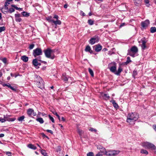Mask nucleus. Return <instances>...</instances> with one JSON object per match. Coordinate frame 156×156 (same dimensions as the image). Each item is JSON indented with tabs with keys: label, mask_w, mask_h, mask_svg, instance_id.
Masks as SVG:
<instances>
[{
	"label": "nucleus",
	"mask_w": 156,
	"mask_h": 156,
	"mask_svg": "<svg viewBox=\"0 0 156 156\" xmlns=\"http://www.w3.org/2000/svg\"><path fill=\"white\" fill-rule=\"evenodd\" d=\"M41 135L43 137H46V138H48V137L47 136H46L44 133H42Z\"/></svg>",
	"instance_id": "0e129e2a"
},
{
	"label": "nucleus",
	"mask_w": 156,
	"mask_h": 156,
	"mask_svg": "<svg viewBox=\"0 0 156 156\" xmlns=\"http://www.w3.org/2000/svg\"><path fill=\"white\" fill-rule=\"evenodd\" d=\"M141 2L142 0H135L134 3L136 5L139 6L141 5Z\"/></svg>",
	"instance_id": "412c9836"
},
{
	"label": "nucleus",
	"mask_w": 156,
	"mask_h": 156,
	"mask_svg": "<svg viewBox=\"0 0 156 156\" xmlns=\"http://www.w3.org/2000/svg\"><path fill=\"white\" fill-rule=\"evenodd\" d=\"M147 41L145 37H143L140 41H139V43H142L141 44V46L142 49L144 50L147 48L146 44Z\"/></svg>",
	"instance_id": "6e6552de"
},
{
	"label": "nucleus",
	"mask_w": 156,
	"mask_h": 156,
	"mask_svg": "<svg viewBox=\"0 0 156 156\" xmlns=\"http://www.w3.org/2000/svg\"><path fill=\"white\" fill-rule=\"evenodd\" d=\"M99 149H101L100 151L102 153H105V151H106L105 149L104 148H103L102 147H101V148L100 147Z\"/></svg>",
	"instance_id": "f704fd0d"
},
{
	"label": "nucleus",
	"mask_w": 156,
	"mask_h": 156,
	"mask_svg": "<svg viewBox=\"0 0 156 156\" xmlns=\"http://www.w3.org/2000/svg\"><path fill=\"white\" fill-rule=\"evenodd\" d=\"M145 3L147 4V6H149V0H144Z\"/></svg>",
	"instance_id": "de8ad7c7"
},
{
	"label": "nucleus",
	"mask_w": 156,
	"mask_h": 156,
	"mask_svg": "<svg viewBox=\"0 0 156 156\" xmlns=\"http://www.w3.org/2000/svg\"><path fill=\"white\" fill-rule=\"evenodd\" d=\"M53 18L55 19H56V20H54L53 23L55 25H60L61 24V22L60 20H58V16L57 15H55L53 17Z\"/></svg>",
	"instance_id": "9b49d317"
},
{
	"label": "nucleus",
	"mask_w": 156,
	"mask_h": 156,
	"mask_svg": "<svg viewBox=\"0 0 156 156\" xmlns=\"http://www.w3.org/2000/svg\"><path fill=\"white\" fill-rule=\"evenodd\" d=\"M15 20L16 22H20L22 20V19L20 17L15 18Z\"/></svg>",
	"instance_id": "c03bdc74"
},
{
	"label": "nucleus",
	"mask_w": 156,
	"mask_h": 156,
	"mask_svg": "<svg viewBox=\"0 0 156 156\" xmlns=\"http://www.w3.org/2000/svg\"><path fill=\"white\" fill-rule=\"evenodd\" d=\"M102 96L105 100H108L109 98V96L108 94H102Z\"/></svg>",
	"instance_id": "4be33fe9"
},
{
	"label": "nucleus",
	"mask_w": 156,
	"mask_h": 156,
	"mask_svg": "<svg viewBox=\"0 0 156 156\" xmlns=\"http://www.w3.org/2000/svg\"><path fill=\"white\" fill-rule=\"evenodd\" d=\"M33 54L34 57H36L37 56L42 55V52L41 49V48H37L34 50Z\"/></svg>",
	"instance_id": "0eeeda50"
},
{
	"label": "nucleus",
	"mask_w": 156,
	"mask_h": 156,
	"mask_svg": "<svg viewBox=\"0 0 156 156\" xmlns=\"http://www.w3.org/2000/svg\"><path fill=\"white\" fill-rule=\"evenodd\" d=\"M11 6L12 7H14V8H15L16 9V10H18V7H17L16 5H14V4H12L11 5Z\"/></svg>",
	"instance_id": "603ef678"
},
{
	"label": "nucleus",
	"mask_w": 156,
	"mask_h": 156,
	"mask_svg": "<svg viewBox=\"0 0 156 156\" xmlns=\"http://www.w3.org/2000/svg\"><path fill=\"white\" fill-rule=\"evenodd\" d=\"M4 119H5V121H7V119H9V118L8 116H4Z\"/></svg>",
	"instance_id": "680f3d73"
},
{
	"label": "nucleus",
	"mask_w": 156,
	"mask_h": 156,
	"mask_svg": "<svg viewBox=\"0 0 156 156\" xmlns=\"http://www.w3.org/2000/svg\"><path fill=\"white\" fill-rule=\"evenodd\" d=\"M142 145L145 148L152 150H154L156 148V147L153 144L147 142L143 143Z\"/></svg>",
	"instance_id": "39448f33"
},
{
	"label": "nucleus",
	"mask_w": 156,
	"mask_h": 156,
	"mask_svg": "<svg viewBox=\"0 0 156 156\" xmlns=\"http://www.w3.org/2000/svg\"><path fill=\"white\" fill-rule=\"evenodd\" d=\"M153 128L156 131V125H153Z\"/></svg>",
	"instance_id": "69168bd1"
},
{
	"label": "nucleus",
	"mask_w": 156,
	"mask_h": 156,
	"mask_svg": "<svg viewBox=\"0 0 156 156\" xmlns=\"http://www.w3.org/2000/svg\"><path fill=\"white\" fill-rule=\"evenodd\" d=\"M150 23L149 21L148 20H146L144 21H143L141 23V25L142 27L144 28H146Z\"/></svg>",
	"instance_id": "4468645a"
},
{
	"label": "nucleus",
	"mask_w": 156,
	"mask_h": 156,
	"mask_svg": "<svg viewBox=\"0 0 156 156\" xmlns=\"http://www.w3.org/2000/svg\"><path fill=\"white\" fill-rule=\"evenodd\" d=\"M136 75H137L136 71L135 70L133 71V76L134 77V76H136Z\"/></svg>",
	"instance_id": "13d9d810"
},
{
	"label": "nucleus",
	"mask_w": 156,
	"mask_h": 156,
	"mask_svg": "<svg viewBox=\"0 0 156 156\" xmlns=\"http://www.w3.org/2000/svg\"><path fill=\"white\" fill-rule=\"evenodd\" d=\"M122 70V69L120 66L119 67L118 70L115 71V74L117 75H119Z\"/></svg>",
	"instance_id": "aec40b11"
},
{
	"label": "nucleus",
	"mask_w": 156,
	"mask_h": 156,
	"mask_svg": "<svg viewBox=\"0 0 156 156\" xmlns=\"http://www.w3.org/2000/svg\"><path fill=\"white\" fill-rule=\"evenodd\" d=\"M45 56L48 58H50L52 59H53L55 58V56L52 53L53 52L52 50L49 48H48L46 50L44 51Z\"/></svg>",
	"instance_id": "f03ea898"
},
{
	"label": "nucleus",
	"mask_w": 156,
	"mask_h": 156,
	"mask_svg": "<svg viewBox=\"0 0 156 156\" xmlns=\"http://www.w3.org/2000/svg\"><path fill=\"white\" fill-rule=\"evenodd\" d=\"M5 153H6V154L8 156H11L12 153L11 152H10L9 151L6 152Z\"/></svg>",
	"instance_id": "864d4df0"
},
{
	"label": "nucleus",
	"mask_w": 156,
	"mask_h": 156,
	"mask_svg": "<svg viewBox=\"0 0 156 156\" xmlns=\"http://www.w3.org/2000/svg\"><path fill=\"white\" fill-rule=\"evenodd\" d=\"M22 15L24 16H29V14L27 13L26 12H22Z\"/></svg>",
	"instance_id": "72a5a7b5"
},
{
	"label": "nucleus",
	"mask_w": 156,
	"mask_h": 156,
	"mask_svg": "<svg viewBox=\"0 0 156 156\" xmlns=\"http://www.w3.org/2000/svg\"><path fill=\"white\" fill-rule=\"evenodd\" d=\"M119 152V151H105V154L108 156H115L118 154Z\"/></svg>",
	"instance_id": "1a4fd4ad"
},
{
	"label": "nucleus",
	"mask_w": 156,
	"mask_h": 156,
	"mask_svg": "<svg viewBox=\"0 0 156 156\" xmlns=\"http://www.w3.org/2000/svg\"><path fill=\"white\" fill-rule=\"evenodd\" d=\"M138 115L135 113L132 112L128 114L126 121L130 124L134 123L138 119Z\"/></svg>",
	"instance_id": "f257e3e1"
},
{
	"label": "nucleus",
	"mask_w": 156,
	"mask_h": 156,
	"mask_svg": "<svg viewBox=\"0 0 156 156\" xmlns=\"http://www.w3.org/2000/svg\"><path fill=\"white\" fill-rule=\"evenodd\" d=\"M68 7V5L67 4H65L64 6V8H67Z\"/></svg>",
	"instance_id": "774afa93"
},
{
	"label": "nucleus",
	"mask_w": 156,
	"mask_h": 156,
	"mask_svg": "<svg viewBox=\"0 0 156 156\" xmlns=\"http://www.w3.org/2000/svg\"><path fill=\"white\" fill-rule=\"evenodd\" d=\"M47 19V20H48V21L49 22H52L53 23L54 20L51 19V17H48Z\"/></svg>",
	"instance_id": "e433bc0d"
},
{
	"label": "nucleus",
	"mask_w": 156,
	"mask_h": 156,
	"mask_svg": "<svg viewBox=\"0 0 156 156\" xmlns=\"http://www.w3.org/2000/svg\"><path fill=\"white\" fill-rule=\"evenodd\" d=\"M27 113L29 116H31L32 115L33 116H36L37 115L36 113L34 112V111L32 108H29L27 110Z\"/></svg>",
	"instance_id": "f8f14e48"
},
{
	"label": "nucleus",
	"mask_w": 156,
	"mask_h": 156,
	"mask_svg": "<svg viewBox=\"0 0 156 156\" xmlns=\"http://www.w3.org/2000/svg\"><path fill=\"white\" fill-rule=\"evenodd\" d=\"M102 154L100 153H98V154H97L96 156H102Z\"/></svg>",
	"instance_id": "e2e57ef3"
},
{
	"label": "nucleus",
	"mask_w": 156,
	"mask_h": 156,
	"mask_svg": "<svg viewBox=\"0 0 156 156\" xmlns=\"http://www.w3.org/2000/svg\"><path fill=\"white\" fill-rule=\"evenodd\" d=\"M25 116H22L18 118V120L20 121H22L24 119Z\"/></svg>",
	"instance_id": "c9c22d12"
},
{
	"label": "nucleus",
	"mask_w": 156,
	"mask_h": 156,
	"mask_svg": "<svg viewBox=\"0 0 156 156\" xmlns=\"http://www.w3.org/2000/svg\"><path fill=\"white\" fill-rule=\"evenodd\" d=\"M138 49L137 47L133 46L132 47L130 50L129 51L128 55L133 57H134L135 54L138 52Z\"/></svg>",
	"instance_id": "423d86ee"
},
{
	"label": "nucleus",
	"mask_w": 156,
	"mask_h": 156,
	"mask_svg": "<svg viewBox=\"0 0 156 156\" xmlns=\"http://www.w3.org/2000/svg\"><path fill=\"white\" fill-rule=\"evenodd\" d=\"M80 15L81 16H85V13L83 12L82 11H81L80 12Z\"/></svg>",
	"instance_id": "4d7b16f0"
},
{
	"label": "nucleus",
	"mask_w": 156,
	"mask_h": 156,
	"mask_svg": "<svg viewBox=\"0 0 156 156\" xmlns=\"http://www.w3.org/2000/svg\"><path fill=\"white\" fill-rule=\"evenodd\" d=\"M0 122H1L2 123L5 122V119H4V118H2V117H0Z\"/></svg>",
	"instance_id": "3c124183"
},
{
	"label": "nucleus",
	"mask_w": 156,
	"mask_h": 156,
	"mask_svg": "<svg viewBox=\"0 0 156 156\" xmlns=\"http://www.w3.org/2000/svg\"><path fill=\"white\" fill-rule=\"evenodd\" d=\"M88 23L90 25H92L94 23V21L91 19L89 20L88 21Z\"/></svg>",
	"instance_id": "7c9ffc66"
},
{
	"label": "nucleus",
	"mask_w": 156,
	"mask_h": 156,
	"mask_svg": "<svg viewBox=\"0 0 156 156\" xmlns=\"http://www.w3.org/2000/svg\"><path fill=\"white\" fill-rule=\"evenodd\" d=\"M9 88L15 91H16V89L15 88H13L12 87L11 85L10 87Z\"/></svg>",
	"instance_id": "052dcab7"
},
{
	"label": "nucleus",
	"mask_w": 156,
	"mask_h": 156,
	"mask_svg": "<svg viewBox=\"0 0 156 156\" xmlns=\"http://www.w3.org/2000/svg\"><path fill=\"white\" fill-rule=\"evenodd\" d=\"M140 152L142 154H144L146 155L148 153L147 151L143 149H141Z\"/></svg>",
	"instance_id": "bb28decb"
},
{
	"label": "nucleus",
	"mask_w": 156,
	"mask_h": 156,
	"mask_svg": "<svg viewBox=\"0 0 156 156\" xmlns=\"http://www.w3.org/2000/svg\"><path fill=\"white\" fill-rule=\"evenodd\" d=\"M87 156H94V154L93 152H90L87 154Z\"/></svg>",
	"instance_id": "a18cd8bd"
},
{
	"label": "nucleus",
	"mask_w": 156,
	"mask_h": 156,
	"mask_svg": "<svg viewBox=\"0 0 156 156\" xmlns=\"http://www.w3.org/2000/svg\"><path fill=\"white\" fill-rule=\"evenodd\" d=\"M62 79L64 81H66L68 80V77L66 76H65L64 74H63L62 75Z\"/></svg>",
	"instance_id": "c85d7f7f"
},
{
	"label": "nucleus",
	"mask_w": 156,
	"mask_h": 156,
	"mask_svg": "<svg viewBox=\"0 0 156 156\" xmlns=\"http://www.w3.org/2000/svg\"><path fill=\"white\" fill-rule=\"evenodd\" d=\"M112 104H113L115 108H118V104L115 102V101L113 100L111 101Z\"/></svg>",
	"instance_id": "393cba45"
},
{
	"label": "nucleus",
	"mask_w": 156,
	"mask_h": 156,
	"mask_svg": "<svg viewBox=\"0 0 156 156\" xmlns=\"http://www.w3.org/2000/svg\"><path fill=\"white\" fill-rule=\"evenodd\" d=\"M150 32L151 33L156 32V28L155 27H152L150 29Z\"/></svg>",
	"instance_id": "a878e982"
},
{
	"label": "nucleus",
	"mask_w": 156,
	"mask_h": 156,
	"mask_svg": "<svg viewBox=\"0 0 156 156\" xmlns=\"http://www.w3.org/2000/svg\"><path fill=\"white\" fill-rule=\"evenodd\" d=\"M2 61L5 64H6L7 62V59L6 58H4L1 59Z\"/></svg>",
	"instance_id": "49530a36"
},
{
	"label": "nucleus",
	"mask_w": 156,
	"mask_h": 156,
	"mask_svg": "<svg viewBox=\"0 0 156 156\" xmlns=\"http://www.w3.org/2000/svg\"><path fill=\"white\" fill-rule=\"evenodd\" d=\"M36 120L41 124H42L44 122V121L43 119L41 117L37 119Z\"/></svg>",
	"instance_id": "b1692460"
},
{
	"label": "nucleus",
	"mask_w": 156,
	"mask_h": 156,
	"mask_svg": "<svg viewBox=\"0 0 156 156\" xmlns=\"http://www.w3.org/2000/svg\"><path fill=\"white\" fill-rule=\"evenodd\" d=\"M88 71L91 76L92 77L94 76V74L93 70L90 68H89Z\"/></svg>",
	"instance_id": "c756f323"
},
{
	"label": "nucleus",
	"mask_w": 156,
	"mask_h": 156,
	"mask_svg": "<svg viewBox=\"0 0 156 156\" xmlns=\"http://www.w3.org/2000/svg\"><path fill=\"white\" fill-rule=\"evenodd\" d=\"M78 132L79 134V135L81 136H82V135L83 134V132L82 130L80 129H78Z\"/></svg>",
	"instance_id": "58836bf2"
},
{
	"label": "nucleus",
	"mask_w": 156,
	"mask_h": 156,
	"mask_svg": "<svg viewBox=\"0 0 156 156\" xmlns=\"http://www.w3.org/2000/svg\"><path fill=\"white\" fill-rule=\"evenodd\" d=\"M89 130L90 131H92V132H96V131H97V130L95 129H94L93 128H91Z\"/></svg>",
	"instance_id": "5fc2aeb1"
},
{
	"label": "nucleus",
	"mask_w": 156,
	"mask_h": 156,
	"mask_svg": "<svg viewBox=\"0 0 156 156\" xmlns=\"http://www.w3.org/2000/svg\"><path fill=\"white\" fill-rule=\"evenodd\" d=\"M15 18L20 17V14H15Z\"/></svg>",
	"instance_id": "6e6d98bb"
},
{
	"label": "nucleus",
	"mask_w": 156,
	"mask_h": 156,
	"mask_svg": "<svg viewBox=\"0 0 156 156\" xmlns=\"http://www.w3.org/2000/svg\"><path fill=\"white\" fill-rule=\"evenodd\" d=\"M2 85H3V87L6 86L9 88L10 86V85L9 84H7L4 83V84H2Z\"/></svg>",
	"instance_id": "8fccbe9b"
},
{
	"label": "nucleus",
	"mask_w": 156,
	"mask_h": 156,
	"mask_svg": "<svg viewBox=\"0 0 156 156\" xmlns=\"http://www.w3.org/2000/svg\"><path fill=\"white\" fill-rule=\"evenodd\" d=\"M116 64L115 62H112L108 65V68L109 69L110 71L115 73L116 69Z\"/></svg>",
	"instance_id": "20e7f679"
},
{
	"label": "nucleus",
	"mask_w": 156,
	"mask_h": 156,
	"mask_svg": "<svg viewBox=\"0 0 156 156\" xmlns=\"http://www.w3.org/2000/svg\"><path fill=\"white\" fill-rule=\"evenodd\" d=\"M15 11V9L14 8H10L8 10V12L10 13H12Z\"/></svg>",
	"instance_id": "2f4dec72"
},
{
	"label": "nucleus",
	"mask_w": 156,
	"mask_h": 156,
	"mask_svg": "<svg viewBox=\"0 0 156 156\" xmlns=\"http://www.w3.org/2000/svg\"><path fill=\"white\" fill-rule=\"evenodd\" d=\"M5 30V28L4 27H0V33H1L2 31H4Z\"/></svg>",
	"instance_id": "4c0bfd02"
},
{
	"label": "nucleus",
	"mask_w": 156,
	"mask_h": 156,
	"mask_svg": "<svg viewBox=\"0 0 156 156\" xmlns=\"http://www.w3.org/2000/svg\"><path fill=\"white\" fill-rule=\"evenodd\" d=\"M28 147L29 148L33 150H36L37 149V147L31 144H28Z\"/></svg>",
	"instance_id": "5701e85b"
},
{
	"label": "nucleus",
	"mask_w": 156,
	"mask_h": 156,
	"mask_svg": "<svg viewBox=\"0 0 156 156\" xmlns=\"http://www.w3.org/2000/svg\"><path fill=\"white\" fill-rule=\"evenodd\" d=\"M98 37L95 36L92 37L90 40L89 43L91 44H94L95 42H98Z\"/></svg>",
	"instance_id": "ddd939ff"
},
{
	"label": "nucleus",
	"mask_w": 156,
	"mask_h": 156,
	"mask_svg": "<svg viewBox=\"0 0 156 156\" xmlns=\"http://www.w3.org/2000/svg\"><path fill=\"white\" fill-rule=\"evenodd\" d=\"M46 131L47 132H48V133H49L52 134L53 133V131L52 130H50L47 129L46 130Z\"/></svg>",
	"instance_id": "bf43d9fd"
},
{
	"label": "nucleus",
	"mask_w": 156,
	"mask_h": 156,
	"mask_svg": "<svg viewBox=\"0 0 156 156\" xmlns=\"http://www.w3.org/2000/svg\"><path fill=\"white\" fill-rule=\"evenodd\" d=\"M10 2H5V4H4V5H5V6H7L8 7V6L10 4V3H9Z\"/></svg>",
	"instance_id": "09e8293b"
},
{
	"label": "nucleus",
	"mask_w": 156,
	"mask_h": 156,
	"mask_svg": "<svg viewBox=\"0 0 156 156\" xmlns=\"http://www.w3.org/2000/svg\"><path fill=\"white\" fill-rule=\"evenodd\" d=\"M16 119L15 118H9V119H7V121L9 122H13Z\"/></svg>",
	"instance_id": "473e14b6"
},
{
	"label": "nucleus",
	"mask_w": 156,
	"mask_h": 156,
	"mask_svg": "<svg viewBox=\"0 0 156 156\" xmlns=\"http://www.w3.org/2000/svg\"><path fill=\"white\" fill-rule=\"evenodd\" d=\"M131 62V61L130 60V58L129 57H128L127 58V61L126 62V63H128L129 62Z\"/></svg>",
	"instance_id": "37998d69"
},
{
	"label": "nucleus",
	"mask_w": 156,
	"mask_h": 156,
	"mask_svg": "<svg viewBox=\"0 0 156 156\" xmlns=\"http://www.w3.org/2000/svg\"><path fill=\"white\" fill-rule=\"evenodd\" d=\"M9 9L8 7L6 6H5V5H4L3 7L2 8L1 11L2 13L6 14L8 13Z\"/></svg>",
	"instance_id": "2eb2a0df"
},
{
	"label": "nucleus",
	"mask_w": 156,
	"mask_h": 156,
	"mask_svg": "<svg viewBox=\"0 0 156 156\" xmlns=\"http://www.w3.org/2000/svg\"><path fill=\"white\" fill-rule=\"evenodd\" d=\"M35 46V45L34 44H30L29 46V49L30 50L33 49Z\"/></svg>",
	"instance_id": "ea45409f"
},
{
	"label": "nucleus",
	"mask_w": 156,
	"mask_h": 156,
	"mask_svg": "<svg viewBox=\"0 0 156 156\" xmlns=\"http://www.w3.org/2000/svg\"><path fill=\"white\" fill-rule=\"evenodd\" d=\"M53 114H54V115H56V116L57 117L59 120V121H60V116L56 112H53Z\"/></svg>",
	"instance_id": "79ce46f5"
},
{
	"label": "nucleus",
	"mask_w": 156,
	"mask_h": 156,
	"mask_svg": "<svg viewBox=\"0 0 156 156\" xmlns=\"http://www.w3.org/2000/svg\"><path fill=\"white\" fill-rule=\"evenodd\" d=\"M95 50L97 52L100 51L102 48V46L99 44L95 46Z\"/></svg>",
	"instance_id": "dca6fc26"
},
{
	"label": "nucleus",
	"mask_w": 156,
	"mask_h": 156,
	"mask_svg": "<svg viewBox=\"0 0 156 156\" xmlns=\"http://www.w3.org/2000/svg\"><path fill=\"white\" fill-rule=\"evenodd\" d=\"M36 77L35 81L36 82V84L38 87L41 88L44 87V84H43V81L42 80L41 77L37 75H36Z\"/></svg>",
	"instance_id": "7ed1b4c3"
},
{
	"label": "nucleus",
	"mask_w": 156,
	"mask_h": 156,
	"mask_svg": "<svg viewBox=\"0 0 156 156\" xmlns=\"http://www.w3.org/2000/svg\"><path fill=\"white\" fill-rule=\"evenodd\" d=\"M4 134L1 133L0 134V137H2L4 136Z\"/></svg>",
	"instance_id": "338daca9"
},
{
	"label": "nucleus",
	"mask_w": 156,
	"mask_h": 156,
	"mask_svg": "<svg viewBox=\"0 0 156 156\" xmlns=\"http://www.w3.org/2000/svg\"><path fill=\"white\" fill-rule=\"evenodd\" d=\"M21 58L24 62H27L28 60V57L25 55L22 56Z\"/></svg>",
	"instance_id": "6ab92c4d"
},
{
	"label": "nucleus",
	"mask_w": 156,
	"mask_h": 156,
	"mask_svg": "<svg viewBox=\"0 0 156 156\" xmlns=\"http://www.w3.org/2000/svg\"><path fill=\"white\" fill-rule=\"evenodd\" d=\"M48 117L52 122H55L54 119L52 117H51L50 115H48Z\"/></svg>",
	"instance_id": "a19ab883"
},
{
	"label": "nucleus",
	"mask_w": 156,
	"mask_h": 156,
	"mask_svg": "<svg viewBox=\"0 0 156 156\" xmlns=\"http://www.w3.org/2000/svg\"><path fill=\"white\" fill-rule=\"evenodd\" d=\"M119 8L122 11H125L127 9L126 5L124 4H122L120 6Z\"/></svg>",
	"instance_id": "a211bd4d"
},
{
	"label": "nucleus",
	"mask_w": 156,
	"mask_h": 156,
	"mask_svg": "<svg viewBox=\"0 0 156 156\" xmlns=\"http://www.w3.org/2000/svg\"><path fill=\"white\" fill-rule=\"evenodd\" d=\"M85 50L86 52H88L91 54L93 53V51L91 50L90 46L89 45L86 47Z\"/></svg>",
	"instance_id": "f3484780"
},
{
	"label": "nucleus",
	"mask_w": 156,
	"mask_h": 156,
	"mask_svg": "<svg viewBox=\"0 0 156 156\" xmlns=\"http://www.w3.org/2000/svg\"><path fill=\"white\" fill-rule=\"evenodd\" d=\"M41 154L44 156H46L47 155V153L46 152L45 150H41Z\"/></svg>",
	"instance_id": "cd10ccee"
},
{
	"label": "nucleus",
	"mask_w": 156,
	"mask_h": 156,
	"mask_svg": "<svg viewBox=\"0 0 156 156\" xmlns=\"http://www.w3.org/2000/svg\"><path fill=\"white\" fill-rule=\"evenodd\" d=\"M41 58V57L39 56L37 58H35L32 61V63L34 66L36 67L38 66L41 65V63H39L38 61H41V60L40 59Z\"/></svg>",
	"instance_id": "9d476101"
}]
</instances>
